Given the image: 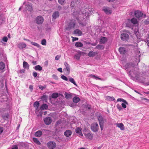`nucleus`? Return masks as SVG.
I'll return each mask as SVG.
<instances>
[{
	"instance_id": "nucleus-19",
	"label": "nucleus",
	"mask_w": 149,
	"mask_h": 149,
	"mask_svg": "<svg viewBox=\"0 0 149 149\" xmlns=\"http://www.w3.org/2000/svg\"><path fill=\"white\" fill-rule=\"evenodd\" d=\"M74 33L76 34L77 36H80L82 35V32L79 29H76L74 30Z\"/></svg>"
},
{
	"instance_id": "nucleus-35",
	"label": "nucleus",
	"mask_w": 149,
	"mask_h": 149,
	"mask_svg": "<svg viewBox=\"0 0 149 149\" xmlns=\"http://www.w3.org/2000/svg\"><path fill=\"white\" fill-rule=\"evenodd\" d=\"M69 80L72 83H73L76 86H77V84H76L74 79L72 78V77L70 78L69 79Z\"/></svg>"
},
{
	"instance_id": "nucleus-51",
	"label": "nucleus",
	"mask_w": 149,
	"mask_h": 149,
	"mask_svg": "<svg viewBox=\"0 0 149 149\" xmlns=\"http://www.w3.org/2000/svg\"><path fill=\"white\" fill-rule=\"evenodd\" d=\"M41 98L42 100H45L47 99V96L45 95H43L41 97Z\"/></svg>"
},
{
	"instance_id": "nucleus-58",
	"label": "nucleus",
	"mask_w": 149,
	"mask_h": 149,
	"mask_svg": "<svg viewBox=\"0 0 149 149\" xmlns=\"http://www.w3.org/2000/svg\"><path fill=\"white\" fill-rule=\"evenodd\" d=\"M72 40L73 41H74L76 40H78V38H77L76 37H72Z\"/></svg>"
},
{
	"instance_id": "nucleus-13",
	"label": "nucleus",
	"mask_w": 149,
	"mask_h": 149,
	"mask_svg": "<svg viewBox=\"0 0 149 149\" xmlns=\"http://www.w3.org/2000/svg\"><path fill=\"white\" fill-rule=\"evenodd\" d=\"M26 46V44L23 42L19 43L17 44L18 47L21 49H22L24 48H25Z\"/></svg>"
},
{
	"instance_id": "nucleus-41",
	"label": "nucleus",
	"mask_w": 149,
	"mask_h": 149,
	"mask_svg": "<svg viewBox=\"0 0 149 149\" xmlns=\"http://www.w3.org/2000/svg\"><path fill=\"white\" fill-rule=\"evenodd\" d=\"M81 128L80 127H77L75 130V132L76 133L79 134L81 132Z\"/></svg>"
},
{
	"instance_id": "nucleus-32",
	"label": "nucleus",
	"mask_w": 149,
	"mask_h": 149,
	"mask_svg": "<svg viewBox=\"0 0 149 149\" xmlns=\"http://www.w3.org/2000/svg\"><path fill=\"white\" fill-rule=\"evenodd\" d=\"M33 140L34 141V142L36 143L38 145H40L41 144L40 142L39 141V140H38V139L36 138H33Z\"/></svg>"
},
{
	"instance_id": "nucleus-57",
	"label": "nucleus",
	"mask_w": 149,
	"mask_h": 149,
	"mask_svg": "<svg viewBox=\"0 0 149 149\" xmlns=\"http://www.w3.org/2000/svg\"><path fill=\"white\" fill-rule=\"evenodd\" d=\"M29 88L30 91H32L33 89V86L32 85H30L29 86Z\"/></svg>"
},
{
	"instance_id": "nucleus-9",
	"label": "nucleus",
	"mask_w": 149,
	"mask_h": 149,
	"mask_svg": "<svg viewBox=\"0 0 149 149\" xmlns=\"http://www.w3.org/2000/svg\"><path fill=\"white\" fill-rule=\"evenodd\" d=\"M83 133L86 138L90 140H92L93 139V135L91 132L88 133L84 132Z\"/></svg>"
},
{
	"instance_id": "nucleus-45",
	"label": "nucleus",
	"mask_w": 149,
	"mask_h": 149,
	"mask_svg": "<svg viewBox=\"0 0 149 149\" xmlns=\"http://www.w3.org/2000/svg\"><path fill=\"white\" fill-rule=\"evenodd\" d=\"M61 78L63 79L65 81H67L68 80V79L67 78L66 76L64 75H62L61 76Z\"/></svg>"
},
{
	"instance_id": "nucleus-47",
	"label": "nucleus",
	"mask_w": 149,
	"mask_h": 149,
	"mask_svg": "<svg viewBox=\"0 0 149 149\" xmlns=\"http://www.w3.org/2000/svg\"><path fill=\"white\" fill-rule=\"evenodd\" d=\"M74 1H71L70 4L71 8L72 9H73L74 7Z\"/></svg>"
},
{
	"instance_id": "nucleus-43",
	"label": "nucleus",
	"mask_w": 149,
	"mask_h": 149,
	"mask_svg": "<svg viewBox=\"0 0 149 149\" xmlns=\"http://www.w3.org/2000/svg\"><path fill=\"white\" fill-rule=\"evenodd\" d=\"M58 3L61 5L64 4L65 2V0H58Z\"/></svg>"
},
{
	"instance_id": "nucleus-36",
	"label": "nucleus",
	"mask_w": 149,
	"mask_h": 149,
	"mask_svg": "<svg viewBox=\"0 0 149 149\" xmlns=\"http://www.w3.org/2000/svg\"><path fill=\"white\" fill-rule=\"evenodd\" d=\"M5 64L3 62H0V70H2L5 68Z\"/></svg>"
},
{
	"instance_id": "nucleus-26",
	"label": "nucleus",
	"mask_w": 149,
	"mask_h": 149,
	"mask_svg": "<svg viewBox=\"0 0 149 149\" xmlns=\"http://www.w3.org/2000/svg\"><path fill=\"white\" fill-rule=\"evenodd\" d=\"M80 100V99L78 97H75L73 98V102L75 103L78 102Z\"/></svg>"
},
{
	"instance_id": "nucleus-16",
	"label": "nucleus",
	"mask_w": 149,
	"mask_h": 149,
	"mask_svg": "<svg viewBox=\"0 0 149 149\" xmlns=\"http://www.w3.org/2000/svg\"><path fill=\"white\" fill-rule=\"evenodd\" d=\"M119 51L121 54H124L126 52L125 49L123 47H121L119 49Z\"/></svg>"
},
{
	"instance_id": "nucleus-2",
	"label": "nucleus",
	"mask_w": 149,
	"mask_h": 149,
	"mask_svg": "<svg viewBox=\"0 0 149 149\" xmlns=\"http://www.w3.org/2000/svg\"><path fill=\"white\" fill-rule=\"evenodd\" d=\"M73 15L76 17V18L80 26L83 27L86 26L87 24V19L85 18V15L80 13V12L74 11Z\"/></svg>"
},
{
	"instance_id": "nucleus-4",
	"label": "nucleus",
	"mask_w": 149,
	"mask_h": 149,
	"mask_svg": "<svg viewBox=\"0 0 149 149\" xmlns=\"http://www.w3.org/2000/svg\"><path fill=\"white\" fill-rule=\"evenodd\" d=\"M99 129L98 124L96 123H92L91 125V129L94 132H97Z\"/></svg>"
},
{
	"instance_id": "nucleus-49",
	"label": "nucleus",
	"mask_w": 149,
	"mask_h": 149,
	"mask_svg": "<svg viewBox=\"0 0 149 149\" xmlns=\"http://www.w3.org/2000/svg\"><path fill=\"white\" fill-rule=\"evenodd\" d=\"M8 40V38L7 37H4L2 39V40L5 42H7Z\"/></svg>"
},
{
	"instance_id": "nucleus-31",
	"label": "nucleus",
	"mask_w": 149,
	"mask_h": 149,
	"mask_svg": "<svg viewBox=\"0 0 149 149\" xmlns=\"http://www.w3.org/2000/svg\"><path fill=\"white\" fill-rule=\"evenodd\" d=\"M39 103L38 101L35 102L33 104V106L34 107H36V109H37L39 106Z\"/></svg>"
},
{
	"instance_id": "nucleus-48",
	"label": "nucleus",
	"mask_w": 149,
	"mask_h": 149,
	"mask_svg": "<svg viewBox=\"0 0 149 149\" xmlns=\"http://www.w3.org/2000/svg\"><path fill=\"white\" fill-rule=\"evenodd\" d=\"M117 109L119 111H120L122 109V107L119 104H117Z\"/></svg>"
},
{
	"instance_id": "nucleus-46",
	"label": "nucleus",
	"mask_w": 149,
	"mask_h": 149,
	"mask_svg": "<svg viewBox=\"0 0 149 149\" xmlns=\"http://www.w3.org/2000/svg\"><path fill=\"white\" fill-rule=\"evenodd\" d=\"M74 58H75L76 59H77V60H79V59L80 58V55L79 54H76L74 56Z\"/></svg>"
},
{
	"instance_id": "nucleus-40",
	"label": "nucleus",
	"mask_w": 149,
	"mask_h": 149,
	"mask_svg": "<svg viewBox=\"0 0 149 149\" xmlns=\"http://www.w3.org/2000/svg\"><path fill=\"white\" fill-rule=\"evenodd\" d=\"M90 76L91 77L93 78L96 80H101L100 78H99L98 77L94 75L93 74H91L90 75Z\"/></svg>"
},
{
	"instance_id": "nucleus-20",
	"label": "nucleus",
	"mask_w": 149,
	"mask_h": 149,
	"mask_svg": "<svg viewBox=\"0 0 149 149\" xmlns=\"http://www.w3.org/2000/svg\"><path fill=\"white\" fill-rule=\"evenodd\" d=\"M64 95L65 98L67 100H69L71 99L72 97V95L71 93H68L65 92Z\"/></svg>"
},
{
	"instance_id": "nucleus-25",
	"label": "nucleus",
	"mask_w": 149,
	"mask_h": 149,
	"mask_svg": "<svg viewBox=\"0 0 149 149\" xmlns=\"http://www.w3.org/2000/svg\"><path fill=\"white\" fill-rule=\"evenodd\" d=\"M23 67L24 68L28 69L29 68V65L28 63L26 61H24L23 63Z\"/></svg>"
},
{
	"instance_id": "nucleus-37",
	"label": "nucleus",
	"mask_w": 149,
	"mask_h": 149,
	"mask_svg": "<svg viewBox=\"0 0 149 149\" xmlns=\"http://www.w3.org/2000/svg\"><path fill=\"white\" fill-rule=\"evenodd\" d=\"M58 96V94L57 93H53L52 95V97L53 98H56Z\"/></svg>"
},
{
	"instance_id": "nucleus-59",
	"label": "nucleus",
	"mask_w": 149,
	"mask_h": 149,
	"mask_svg": "<svg viewBox=\"0 0 149 149\" xmlns=\"http://www.w3.org/2000/svg\"><path fill=\"white\" fill-rule=\"evenodd\" d=\"M33 75L34 77H36L37 76V73L36 72H34L33 73Z\"/></svg>"
},
{
	"instance_id": "nucleus-3",
	"label": "nucleus",
	"mask_w": 149,
	"mask_h": 149,
	"mask_svg": "<svg viewBox=\"0 0 149 149\" xmlns=\"http://www.w3.org/2000/svg\"><path fill=\"white\" fill-rule=\"evenodd\" d=\"M23 5L24 6L25 10H28L29 11H31L33 10L32 6V4L29 2H24Z\"/></svg>"
},
{
	"instance_id": "nucleus-52",
	"label": "nucleus",
	"mask_w": 149,
	"mask_h": 149,
	"mask_svg": "<svg viewBox=\"0 0 149 149\" xmlns=\"http://www.w3.org/2000/svg\"><path fill=\"white\" fill-rule=\"evenodd\" d=\"M52 77L55 79L56 80H57L58 79V77L56 75L54 74L52 76Z\"/></svg>"
},
{
	"instance_id": "nucleus-23",
	"label": "nucleus",
	"mask_w": 149,
	"mask_h": 149,
	"mask_svg": "<svg viewBox=\"0 0 149 149\" xmlns=\"http://www.w3.org/2000/svg\"><path fill=\"white\" fill-rule=\"evenodd\" d=\"M116 125L118 127L120 128L121 130H124V126L123 123H117Z\"/></svg>"
},
{
	"instance_id": "nucleus-5",
	"label": "nucleus",
	"mask_w": 149,
	"mask_h": 149,
	"mask_svg": "<svg viewBox=\"0 0 149 149\" xmlns=\"http://www.w3.org/2000/svg\"><path fill=\"white\" fill-rule=\"evenodd\" d=\"M47 146L49 148L53 149L56 147V144L54 141H50L47 143Z\"/></svg>"
},
{
	"instance_id": "nucleus-28",
	"label": "nucleus",
	"mask_w": 149,
	"mask_h": 149,
	"mask_svg": "<svg viewBox=\"0 0 149 149\" xmlns=\"http://www.w3.org/2000/svg\"><path fill=\"white\" fill-rule=\"evenodd\" d=\"M83 43L79 42H76L75 44V46L77 47H81L83 46Z\"/></svg>"
},
{
	"instance_id": "nucleus-38",
	"label": "nucleus",
	"mask_w": 149,
	"mask_h": 149,
	"mask_svg": "<svg viewBox=\"0 0 149 149\" xmlns=\"http://www.w3.org/2000/svg\"><path fill=\"white\" fill-rule=\"evenodd\" d=\"M107 100L111 101H114L115 100V99L113 97L107 96Z\"/></svg>"
},
{
	"instance_id": "nucleus-42",
	"label": "nucleus",
	"mask_w": 149,
	"mask_h": 149,
	"mask_svg": "<svg viewBox=\"0 0 149 149\" xmlns=\"http://www.w3.org/2000/svg\"><path fill=\"white\" fill-rule=\"evenodd\" d=\"M31 44L37 47H40V45L38 44L35 42H31Z\"/></svg>"
},
{
	"instance_id": "nucleus-1",
	"label": "nucleus",
	"mask_w": 149,
	"mask_h": 149,
	"mask_svg": "<svg viewBox=\"0 0 149 149\" xmlns=\"http://www.w3.org/2000/svg\"><path fill=\"white\" fill-rule=\"evenodd\" d=\"M140 54L139 52L135 58V63H127L124 67L129 71L131 78L135 81L142 82L143 78L139 75V69L137 67L138 63L140 61Z\"/></svg>"
},
{
	"instance_id": "nucleus-53",
	"label": "nucleus",
	"mask_w": 149,
	"mask_h": 149,
	"mask_svg": "<svg viewBox=\"0 0 149 149\" xmlns=\"http://www.w3.org/2000/svg\"><path fill=\"white\" fill-rule=\"evenodd\" d=\"M126 104L124 103H122L121 104L122 107H123L124 108H126Z\"/></svg>"
},
{
	"instance_id": "nucleus-44",
	"label": "nucleus",
	"mask_w": 149,
	"mask_h": 149,
	"mask_svg": "<svg viewBox=\"0 0 149 149\" xmlns=\"http://www.w3.org/2000/svg\"><path fill=\"white\" fill-rule=\"evenodd\" d=\"M46 41L45 39H43L41 41V44L43 45H46Z\"/></svg>"
},
{
	"instance_id": "nucleus-17",
	"label": "nucleus",
	"mask_w": 149,
	"mask_h": 149,
	"mask_svg": "<svg viewBox=\"0 0 149 149\" xmlns=\"http://www.w3.org/2000/svg\"><path fill=\"white\" fill-rule=\"evenodd\" d=\"M59 16V12L58 11H56L53 13L52 16L53 18L55 19L58 17Z\"/></svg>"
},
{
	"instance_id": "nucleus-50",
	"label": "nucleus",
	"mask_w": 149,
	"mask_h": 149,
	"mask_svg": "<svg viewBox=\"0 0 149 149\" xmlns=\"http://www.w3.org/2000/svg\"><path fill=\"white\" fill-rule=\"evenodd\" d=\"M46 87V86H41V85H39V88L40 89H41V90H42L43 89H44Z\"/></svg>"
},
{
	"instance_id": "nucleus-8",
	"label": "nucleus",
	"mask_w": 149,
	"mask_h": 149,
	"mask_svg": "<svg viewBox=\"0 0 149 149\" xmlns=\"http://www.w3.org/2000/svg\"><path fill=\"white\" fill-rule=\"evenodd\" d=\"M36 21L37 24H41L43 22L44 19L42 16H39L36 18Z\"/></svg>"
},
{
	"instance_id": "nucleus-54",
	"label": "nucleus",
	"mask_w": 149,
	"mask_h": 149,
	"mask_svg": "<svg viewBox=\"0 0 149 149\" xmlns=\"http://www.w3.org/2000/svg\"><path fill=\"white\" fill-rule=\"evenodd\" d=\"M101 129L102 130L103 128L104 123L99 124Z\"/></svg>"
},
{
	"instance_id": "nucleus-12",
	"label": "nucleus",
	"mask_w": 149,
	"mask_h": 149,
	"mask_svg": "<svg viewBox=\"0 0 149 149\" xmlns=\"http://www.w3.org/2000/svg\"><path fill=\"white\" fill-rule=\"evenodd\" d=\"M75 20H72L70 22L68 26L70 29L74 28L76 24Z\"/></svg>"
},
{
	"instance_id": "nucleus-27",
	"label": "nucleus",
	"mask_w": 149,
	"mask_h": 149,
	"mask_svg": "<svg viewBox=\"0 0 149 149\" xmlns=\"http://www.w3.org/2000/svg\"><path fill=\"white\" fill-rule=\"evenodd\" d=\"M131 22L134 24H138V22L136 19L133 18L131 20Z\"/></svg>"
},
{
	"instance_id": "nucleus-24",
	"label": "nucleus",
	"mask_w": 149,
	"mask_h": 149,
	"mask_svg": "<svg viewBox=\"0 0 149 149\" xmlns=\"http://www.w3.org/2000/svg\"><path fill=\"white\" fill-rule=\"evenodd\" d=\"M107 41V38L104 37H102L100 40V43L101 44L105 43Z\"/></svg>"
},
{
	"instance_id": "nucleus-15",
	"label": "nucleus",
	"mask_w": 149,
	"mask_h": 149,
	"mask_svg": "<svg viewBox=\"0 0 149 149\" xmlns=\"http://www.w3.org/2000/svg\"><path fill=\"white\" fill-rule=\"evenodd\" d=\"M97 54L98 52H93V51H90L88 54V56L90 57H93Z\"/></svg>"
},
{
	"instance_id": "nucleus-22",
	"label": "nucleus",
	"mask_w": 149,
	"mask_h": 149,
	"mask_svg": "<svg viewBox=\"0 0 149 149\" xmlns=\"http://www.w3.org/2000/svg\"><path fill=\"white\" fill-rule=\"evenodd\" d=\"M48 105L46 104H43L40 107V109L42 110H46L47 109Z\"/></svg>"
},
{
	"instance_id": "nucleus-10",
	"label": "nucleus",
	"mask_w": 149,
	"mask_h": 149,
	"mask_svg": "<svg viewBox=\"0 0 149 149\" xmlns=\"http://www.w3.org/2000/svg\"><path fill=\"white\" fill-rule=\"evenodd\" d=\"M52 118L50 117L45 118L44 120L45 123L47 125H49L52 122Z\"/></svg>"
},
{
	"instance_id": "nucleus-64",
	"label": "nucleus",
	"mask_w": 149,
	"mask_h": 149,
	"mask_svg": "<svg viewBox=\"0 0 149 149\" xmlns=\"http://www.w3.org/2000/svg\"><path fill=\"white\" fill-rule=\"evenodd\" d=\"M79 136H83V134L81 132H80V133H79Z\"/></svg>"
},
{
	"instance_id": "nucleus-7",
	"label": "nucleus",
	"mask_w": 149,
	"mask_h": 149,
	"mask_svg": "<svg viewBox=\"0 0 149 149\" xmlns=\"http://www.w3.org/2000/svg\"><path fill=\"white\" fill-rule=\"evenodd\" d=\"M102 10L107 15L111 14L112 12L111 8L107 7H103Z\"/></svg>"
},
{
	"instance_id": "nucleus-30",
	"label": "nucleus",
	"mask_w": 149,
	"mask_h": 149,
	"mask_svg": "<svg viewBox=\"0 0 149 149\" xmlns=\"http://www.w3.org/2000/svg\"><path fill=\"white\" fill-rule=\"evenodd\" d=\"M34 68L36 70L41 71L42 70V67L40 65H37L34 67Z\"/></svg>"
},
{
	"instance_id": "nucleus-61",
	"label": "nucleus",
	"mask_w": 149,
	"mask_h": 149,
	"mask_svg": "<svg viewBox=\"0 0 149 149\" xmlns=\"http://www.w3.org/2000/svg\"><path fill=\"white\" fill-rule=\"evenodd\" d=\"M60 58V56L58 55L56 56L55 58V60H58Z\"/></svg>"
},
{
	"instance_id": "nucleus-55",
	"label": "nucleus",
	"mask_w": 149,
	"mask_h": 149,
	"mask_svg": "<svg viewBox=\"0 0 149 149\" xmlns=\"http://www.w3.org/2000/svg\"><path fill=\"white\" fill-rule=\"evenodd\" d=\"M12 149H18V148L17 145H15L13 146Z\"/></svg>"
},
{
	"instance_id": "nucleus-63",
	"label": "nucleus",
	"mask_w": 149,
	"mask_h": 149,
	"mask_svg": "<svg viewBox=\"0 0 149 149\" xmlns=\"http://www.w3.org/2000/svg\"><path fill=\"white\" fill-rule=\"evenodd\" d=\"M32 63L33 64V65H35L37 64V62L36 61H32Z\"/></svg>"
},
{
	"instance_id": "nucleus-21",
	"label": "nucleus",
	"mask_w": 149,
	"mask_h": 149,
	"mask_svg": "<svg viewBox=\"0 0 149 149\" xmlns=\"http://www.w3.org/2000/svg\"><path fill=\"white\" fill-rule=\"evenodd\" d=\"M42 132L41 130H38L35 133V135L36 137H40L42 135Z\"/></svg>"
},
{
	"instance_id": "nucleus-6",
	"label": "nucleus",
	"mask_w": 149,
	"mask_h": 149,
	"mask_svg": "<svg viewBox=\"0 0 149 149\" xmlns=\"http://www.w3.org/2000/svg\"><path fill=\"white\" fill-rule=\"evenodd\" d=\"M121 39L124 41H127L128 40L129 38V34L126 33H123L121 34L120 36Z\"/></svg>"
},
{
	"instance_id": "nucleus-34",
	"label": "nucleus",
	"mask_w": 149,
	"mask_h": 149,
	"mask_svg": "<svg viewBox=\"0 0 149 149\" xmlns=\"http://www.w3.org/2000/svg\"><path fill=\"white\" fill-rule=\"evenodd\" d=\"M65 70L66 71V73L67 74H69L70 72V66L66 67L64 69V70Z\"/></svg>"
},
{
	"instance_id": "nucleus-56",
	"label": "nucleus",
	"mask_w": 149,
	"mask_h": 149,
	"mask_svg": "<svg viewBox=\"0 0 149 149\" xmlns=\"http://www.w3.org/2000/svg\"><path fill=\"white\" fill-rule=\"evenodd\" d=\"M3 130V128L2 127L0 126V134L2 133Z\"/></svg>"
},
{
	"instance_id": "nucleus-11",
	"label": "nucleus",
	"mask_w": 149,
	"mask_h": 149,
	"mask_svg": "<svg viewBox=\"0 0 149 149\" xmlns=\"http://www.w3.org/2000/svg\"><path fill=\"white\" fill-rule=\"evenodd\" d=\"M134 15L136 17L139 18L142 17L143 15V13L140 11H136L134 12Z\"/></svg>"
},
{
	"instance_id": "nucleus-18",
	"label": "nucleus",
	"mask_w": 149,
	"mask_h": 149,
	"mask_svg": "<svg viewBox=\"0 0 149 149\" xmlns=\"http://www.w3.org/2000/svg\"><path fill=\"white\" fill-rule=\"evenodd\" d=\"M97 118L99 122V124L104 123V119L101 115H99L97 117Z\"/></svg>"
},
{
	"instance_id": "nucleus-62",
	"label": "nucleus",
	"mask_w": 149,
	"mask_h": 149,
	"mask_svg": "<svg viewBox=\"0 0 149 149\" xmlns=\"http://www.w3.org/2000/svg\"><path fill=\"white\" fill-rule=\"evenodd\" d=\"M64 65L65 67L69 66V65L66 62H65L64 63Z\"/></svg>"
},
{
	"instance_id": "nucleus-39",
	"label": "nucleus",
	"mask_w": 149,
	"mask_h": 149,
	"mask_svg": "<svg viewBox=\"0 0 149 149\" xmlns=\"http://www.w3.org/2000/svg\"><path fill=\"white\" fill-rule=\"evenodd\" d=\"M90 76L91 77L93 78L96 80H101L100 78H99L98 77L94 75L93 74H91L90 75Z\"/></svg>"
},
{
	"instance_id": "nucleus-14",
	"label": "nucleus",
	"mask_w": 149,
	"mask_h": 149,
	"mask_svg": "<svg viewBox=\"0 0 149 149\" xmlns=\"http://www.w3.org/2000/svg\"><path fill=\"white\" fill-rule=\"evenodd\" d=\"M72 134V132L70 130H66L64 133V135L67 137H68L70 136Z\"/></svg>"
},
{
	"instance_id": "nucleus-29",
	"label": "nucleus",
	"mask_w": 149,
	"mask_h": 149,
	"mask_svg": "<svg viewBox=\"0 0 149 149\" xmlns=\"http://www.w3.org/2000/svg\"><path fill=\"white\" fill-rule=\"evenodd\" d=\"M104 48L103 45L100 44L97 45L95 47L96 48L100 50H103L104 49Z\"/></svg>"
},
{
	"instance_id": "nucleus-33",
	"label": "nucleus",
	"mask_w": 149,
	"mask_h": 149,
	"mask_svg": "<svg viewBox=\"0 0 149 149\" xmlns=\"http://www.w3.org/2000/svg\"><path fill=\"white\" fill-rule=\"evenodd\" d=\"M117 102H123V103L126 104H128V103L125 100L123 99L122 98H118L117 100Z\"/></svg>"
},
{
	"instance_id": "nucleus-60",
	"label": "nucleus",
	"mask_w": 149,
	"mask_h": 149,
	"mask_svg": "<svg viewBox=\"0 0 149 149\" xmlns=\"http://www.w3.org/2000/svg\"><path fill=\"white\" fill-rule=\"evenodd\" d=\"M57 70L58 71L60 72H63L62 69L61 68H58Z\"/></svg>"
}]
</instances>
